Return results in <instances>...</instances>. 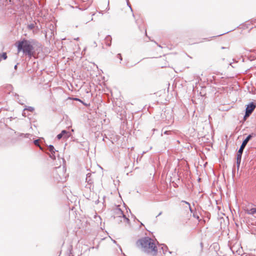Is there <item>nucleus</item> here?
Instances as JSON below:
<instances>
[{
    "mask_svg": "<svg viewBox=\"0 0 256 256\" xmlns=\"http://www.w3.org/2000/svg\"><path fill=\"white\" fill-rule=\"evenodd\" d=\"M136 244L138 248L146 253L150 254L152 252V256L157 254L158 248L154 240L148 236H145L138 239L136 241Z\"/></svg>",
    "mask_w": 256,
    "mask_h": 256,
    "instance_id": "obj_1",
    "label": "nucleus"
},
{
    "mask_svg": "<svg viewBox=\"0 0 256 256\" xmlns=\"http://www.w3.org/2000/svg\"><path fill=\"white\" fill-rule=\"evenodd\" d=\"M16 47L18 52H22L24 54L28 56L30 59L34 56L35 54L32 42L26 38L18 41L16 42Z\"/></svg>",
    "mask_w": 256,
    "mask_h": 256,
    "instance_id": "obj_2",
    "label": "nucleus"
},
{
    "mask_svg": "<svg viewBox=\"0 0 256 256\" xmlns=\"http://www.w3.org/2000/svg\"><path fill=\"white\" fill-rule=\"evenodd\" d=\"M256 136V134L254 133H251L250 134H248L246 138L243 140L242 144L241 146H240V148L236 153V167L238 170L239 169L240 166V164L241 162L242 154L244 152V150L248 142L252 139V138H254Z\"/></svg>",
    "mask_w": 256,
    "mask_h": 256,
    "instance_id": "obj_3",
    "label": "nucleus"
},
{
    "mask_svg": "<svg viewBox=\"0 0 256 256\" xmlns=\"http://www.w3.org/2000/svg\"><path fill=\"white\" fill-rule=\"evenodd\" d=\"M66 169L64 166L55 168L52 172L54 180L57 182H64L66 181L65 172Z\"/></svg>",
    "mask_w": 256,
    "mask_h": 256,
    "instance_id": "obj_4",
    "label": "nucleus"
},
{
    "mask_svg": "<svg viewBox=\"0 0 256 256\" xmlns=\"http://www.w3.org/2000/svg\"><path fill=\"white\" fill-rule=\"evenodd\" d=\"M48 150L50 152L48 154L52 160H55L56 158V154L58 151L56 150L54 146L52 144L49 145L48 148Z\"/></svg>",
    "mask_w": 256,
    "mask_h": 256,
    "instance_id": "obj_5",
    "label": "nucleus"
},
{
    "mask_svg": "<svg viewBox=\"0 0 256 256\" xmlns=\"http://www.w3.org/2000/svg\"><path fill=\"white\" fill-rule=\"evenodd\" d=\"M256 104L254 102H250L246 106L245 111L246 112H249V114H252L254 110L255 109Z\"/></svg>",
    "mask_w": 256,
    "mask_h": 256,
    "instance_id": "obj_6",
    "label": "nucleus"
},
{
    "mask_svg": "<svg viewBox=\"0 0 256 256\" xmlns=\"http://www.w3.org/2000/svg\"><path fill=\"white\" fill-rule=\"evenodd\" d=\"M70 136V133L66 130H62L61 132L58 134L56 136V138L58 140H60L62 138H68Z\"/></svg>",
    "mask_w": 256,
    "mask_h": 256,
    "instance_id": "obj_7",
    "label": "nucleus"
},
{
    "mask_svg": "<svg viewBox=\"0 0 256 256\" xmlns=\"http://www.w3.org/2000/svg\"><path fill=\"white\" fill-rule=\"evenodd\" d=\"M244 50L249 51L250 52H252L253 54L250 55H248V59L250 61H252L256 59V50H247L246 48Z\"/></svg>",
    "mask_w": 256,
    "mask_h": 256,
    "instance_id": "obj_8",
    "label": "nucleus"
},
{
    "mask_svg": "<svg viewBox=\"0 0 256 256\" xmlns=\"http://www.w3.org/2000/svg\"><path fill=\"white\" fill-rule=\"evenodd\" d=\"M106 44L110 46L112 44V38L110 35H108L104 39Z\"/></svg>",
    "mask_w": 256,
    "mask_h": 256,
    "instance_id": "obj_9",
    "label": "nucleus"
},
{
    "mask_svg": "<svg viewBox=\"0 0 256 256\" xmlns=\"http://www.w3.org/2000/svg\"><path fill=\"white\" fill-rule=\"evenodd\" d=\"M244 210L245 212L248 214L254 215V214H256V208H252L250 209L246 208Z\"/></svg>",
    "mask_w": 256,
    "mask_h": 256,
    "instance_id": "obj_10",
    "label": "nucleus"
},
{
    "mask_svg": "<svg viewBox=\"0 0 256 256\" xmlns=\"http://www.w3.org/2000/svg\"><path fill=\"white\" fill-rule=\"evenodd\" d=\"M91 3L92 2H88L87 3L84 4V5L80 6V9L81 10H86L90 6Z\"/></svg>",
    "mask_w": 256,
    "mask_h": 256,
    "instance_id": "obj_11",
    "label": "nucleus"
},
{
    "mask_svg": "<svg viewBox=\"0 0 256 256\" xmlns=\"http://www.w3.org/2000/svg\"><path fill=\"white\" fill-rule=\"evenodd\" d=\"M91 176H92V174L90 173H88L86 174V182L88 184H92L93 182H92V180L91 178Z\"/></svg>",
    "mask_w": 256,
    "mask_h": 256,
    "instance_id": "obj_12",
    "label": "nucleus"
},
{
    "mask_svg": "<svg viewBox=\"0 0 256 256\" xmlns=\"http://www.w3.org/2000/svg\"><path fill=\"white\" fill-rule=\"evenodd\" d=\"M123 212V211L119 208H116V214H118L120 218H121V215Z\"/></svg>",
    "mask_w": 256,
    "mask_h": 256,
    "instance_id": "obj_13",
    "label": "nucleus"
},
{
    "mask_svg": "<svg viewBox=\"0 0 256 256\" xmlns=\"http://www.w3.org/2000/svg\"><path fill=\"white\" fill-rule=\"evenodd\" d=\"M162 249L163 251L164 254H166V252L168 251L170 254H171L172 252L168 250V248L166 245H163V246L162 248Z\"/></svg>",
    "mask_w": 256,
    "mask_h": 256,
    "instance_id": "obj_14",
    "label": "nucleus"
},
{
    "mask_svg": "<svg viewBox=\"0 0 256 256\" xmlns=\"http://www.w3.org/2000/svg\"><path fill=\"white\" fill-rule=\"evenodd\" d=\"M39 139H36L34 140V144L37 146H38L40 150H42V148L40 146L39 144Z\"/></svg>",
    "mask_w": 256,
    "mask_h": 256,
    "instance_id": "obj_15",
    "label": "nucleus"
},
{
    "mask_svg": "<svg viewBox=\"0 0 256 256\" xmlns=\"http://www.w3.org/2000/svg\"><path fill=\"white\" fill-rule=\"evenodd\" d=\"M34 110V107L32 106H26V108H24V110H26L30 112H33Z\"/></svg>",
    "mask_w": 256,
    "mask_h": 256,
    "instance_id": "obj_16",
    "label": "nucleus"
},
{
    "mask_svg": "<svg viewBox=\"0 0 256 256\" xmlns=\"http://www.w3.org/2000/svg\"><path fill=\"white\" fill-rule=\"evenodd\" d=\"M0 56L1 58H2L3 60H6L8 58L6 53L5 52H2V54H0Z\"/></svg>",
    "mask_w": 256,
    "mask_h": 256,
    "instance_id": "obj_17",
    "label": "nucleus"
},
{
    "mask_svg": "<svg viewBox=\"0 0 256 256\" xmlns=\"http://www.w3.org/2000/svg\"><path fill=\"white\" fill-rule=\"evenodd\" d=\"M126 4H127V6L130 8V10L132 12V16L133 17H134V14L133 13V10H132V8L129 2V0H126Z\"/></svg>",
    "mask_w": 256,
    "mask_h": 256,
    "instance_id": "obj_18",
    "label": "nucleus"
},
{
    "mask_svg": "<svg viewBox=\"0 0 256 256\" xmlns=\"http://www.w3.org/2000/svg\"><path fill=\"white\" fill-rule=\"evenodd\" d=\"M30 134H20V136H24L26 138H28L30 137Z\"/></svg>",
    "mask_w": 256,
    "mask_h": 256,
    "instance_id": "obj_19",
    "label": "nucleus"
},
{
    "mask_svg": "<svg viewBox=\"0 0 256 256\" xmlns=\"http://www.w3.org/2000/svg\"><path fill=\"white\" fill-rule=\"evenodd\" d=\"M192 216L194 218H196L199 222L200 220V219L199 216H198V214H197V213L196 212H194L193 213Z\"/></svg>",
    "mask_w": 256,
    "mask_h": 256,
    "instance_id": "obj_20",
    "label": "nucleus"
},
{
    "mask_svg": "<svg viewBox=\"0 0 256 256\" xmlns=\"http://www.w3.org/2000/svg\"><path fill=\"white\" fill-rule=\"evenodd\" d=\"M251 114H249V112H246L245 111V114L244 116V120H246L250 115Z\"/></svg>",
    "mask_w": 256,
    "mask_h": 256,
    "instance_id": "obj_21",
    "label": "nucleus"
},
{
    "mask_svg": "<svg viewBox=\"0 0 256 256\" xmlns=\"http://www.w3.org/2000/svg\"><path fill=\"white\" fill-rule=\"evenodd\" d=\"M34 28V25L33 24H28V28L30 30H32Z\"/></svg>",
    "mask_w": 256,
    "mask_h": 256,
    "instance_id": "obj_22",
    "label": "nucleus"
},
{
    "mask_svg": "<svg viewBox=\"0 0 256 256\" xmlns=\"http://www.w3.org/2000/svg\"><path fill=\"white\" fill-rule=\"evenodd\" d=\"M116 57L117 58H119L120 61H122V56L120 54H118L117 55H116Z\"/></svg>",
    "mask_w": 256,
    "mask_h": 256,
    "instance_id": "obj_23",
    "label": "nucleus"
},
{
    "mask_svg": "<svg viewBox=\"0 0 256 256\" xmlns=\"http://www.w3.org/2000/svg\"><path fill=\"white\" fill-rule=\"evenodd\" d=\"M74 100H76V101H78V102H82L84 105H86V104L85 103L83 102L81 100H80V98H74Z\"/></svg>",
    "mask_w": 256,
    "mask_h": 256,
    "instance_id": "obj_24",
    "label": "nucleus"
},
{
    "mask_svg": "<svg viewBox=\"0 0 256 256\" xmlns=\"http://www.w3.org/2000/svg\"><path fill=\"white\" fill-rule=\"evenodd\" d=\"M26 110H23V112H22V115L24 116V117H26L27 116V114H26Z\"/></svg>",
    "mask_w": 256,
    "mask_h": 256,
    "instance_id": "obj_25",
    "label": "nucleus"
},
{
    "mask_svg": "<svg viewBox=\"0 0 256 256\" xmlns=\"http://www.w3.org/2000/svg\"><path fill=\"white\" fill-rule=\"evenodd\" d=\"M182 202L186 204H188V206L189 207H190V204L188 202L185 201V200H182Z\"/></svg>",
    "mask_w": 256,
    "mask_h": 256,
    "instance_id": "obj_26",
    "label": "nucleus"
},
{
    "mask_svg": "<svg viewBox=\"0 0 256 256\" xmlns=\"http://www.w3.org/2000/svg\"><path fill=\"white\" fill-rule=\"evenodd\" d=\"M252 22L254 25L256 26L255 24H256V18L252 20Z\"/></svg>",
    "mask_w": 256,
    "mask_h": 256,
    "instance_id": "obj_27",
    "label": "nucleus"
},
{
    "mask_svg": "<svg viewBox=\"0 0 256 256\" xmlns=\"http://www.w3.org/2000/svg\"><path fill=\"white\" fill-rule=\"evenodd\" d=\"M17 101H18V102L20 104H22H22H24L23 102H20V100H19L18 98Z\"/></svg>",
    "mask_w": 256,
    "mask_h": 256,
    "instance_id": "obj_28",
    "label": "nucleus"
},
{
    "mask_svg": "<svg viewBox=\"0 0 256 256\" xmlns=\"http://www.w3.org/2000/svg\"><path fill=\"white\" fill-rule=\"evenodd\" d=\"M124 218V220L126 219V218H127L125 214H124V212L122 213V214L121 215V218Z\"/></svg>",
    "mask_w": 256,
    "mask_h": 256,
    "instance_id": "obj_29",
    "label": "nucleus"
},
{
    "mask_svg": "<svg viewBox=\"0 0 256 256\" xmlns=\"http://www.w3.org/2000/svg\"><path fill=\"white\" fill-rule=\"evenodd\" d=\"M124 220H125L126 221V222L127 223H128V224L130 222V220H129V218H126V219H125Z\"/></svg>",
    "mask_w": 256,
    "mask_h": 256,
    "instance_id": "obj_30",
    "label": "nucleus"
},
{
    "mask_svg": "<svg viewBox=\"0 0 256 256\" xmlns=\"http://www.w3.org/2000/svg\"><path fill=\"white\" fill-rule=\"evenodd\" d=\"M189 209H190V212L191 213H194V210L192 209V208H191V206H190V207H189Z\"/></svg>",
    "mask_w": 256,
    "mask_h": 256,
    "instance_id": "obj_31",
    "label": "nucleus"
},
{
    "mask_svg": "<svg viewBox=\"0 0 256 256\" xmlns=\"http://www.w3.org/2000/svg\"><path fill=\"white\" fill-rule=\"evenodd\" d=\"M108 7H107V8H106V10H110V7H109V3H110V1H109V0H108Z\"/></svg>",
    "mask_w": 256,
    "mask_h": 256,
    "instance_id": "obj_32",
    "label": "nucleus"
},
{
    "mask_svg": "<svg viewBox=\"0 0 256 256\" xmlns=\"http://www.w3.org/2000/svg\"><path fill=\"white\" fill-rule=\"evenodd\" d=\"M231 31H232V30H230V31L227 32H224V34H220L218 35V36H222V35H223V34H227V33H228V32H231Z\"/></svg>",
    "mask_w": 256,
    "mask_h": 256,
    "instance_id": "obj_33",
    "label": "nucleus"
},
{
    "mask_svg": "<svg viewBox=\"0 0 256 256\" xmlns=\"http://www.w3.org/2000/svg\"><path fill=\"white\" fill-rule=\"evenodd\" d=\"M18 63L16 64V65L14 66V70H17V68H18Z\"/></svg>",
    "mask_w": 256,
    "mask_h": 256,
    "instance_id": "obj_34",
    "label": "nucleus"
},
{
    "mask_svg": "<svg viewBox=\"0 0 256 256\" xmlns=\"http://www.w3.org/2000/svg\"><path fill=\"white\" fill-rule=\"evenodd\" d=\"M162 214V212H160L158 215L156 216V218L158 217V216H160Z\"/></svg>",
    "mask_w": 256,
    "mask_h": 256,
    "instance_id": "obj_35",
    "label": "nucleus"
},
{
    "mask_svg": "<svg viewBox=\"0 0 256 256\" xmlns=\"http://www.w3.org/2000/svg\"><path fill=\"white\" fill-rule=\"evenodd\" d=\"M168 132H168V131H165V132H164V134H168Z\"/></svg>",
    "mask_w": 256,
    "mask_h": 256,
    "instance_id": "obj_36",
    "label": "nucleus"
},
{
    "mask_svg": "<svg viewBox=\"0 0 256 256\" xmlns=\"http://www.w3.org/2000/svg\"><path fill=\"white\" fill-rule=\"evenodd\" d=\"M230 65L232 68H235V66H233V65L232 64V63H230Z\"/></svg>",
    "mask_w": 256,
    "mask_h": 256,
    "instance_id": "obj_37",
    "label": "nucleus"
},
{
    "mask_svg": "<svg viewBox=\"0 0 256 256\" xmlns=\"http://www.w3.org/2000/svg\"><path fill=\"white\" fill-rule=\"evenodd\" d=\"M94 44L95 45V46H97V44H96V42H94Z\"/></svg>",
    "mask_w": 256,
    "mask_h": 256,
    "instance_id": "obj_38",
    "label": "nucleus"
},
{
    "mask_svg": "<svg viewBox=\"0 0 256 256\" xmlns=\"http://www.w3.org/2000/svg\"><path fill=\"white\" fill-rule=\"evenodd\" d=\"M226 48H228L224 47V46L222 47V49H226Z\"/></svg>",
    "mask_w": 256,
    "mask_h": 256,
    "instance_id": "obj_39",
    "label": "nucleus"
},
{
    "mask_svg": "<svg viewBox=\"0 0 256 256\" xmlns=\"http://www.w3.org/2000/svg\"><path fill=\"white\" fill-rule=\"evenodd\" d=\"M152 130L154 132L155 130H157L156 128H153Z\"/></svg>",
    "mask_w": 256,
    "mask_h": 256,
    "instance_id": "obj_40",
    "label": "nucleus"
},
{
    "mask_svg": "<svg viewBox=\"0 0 256 256\" xmlns=\"http://www.w3.org/2000/svg\"><path fill=\"white\" fill-rule=\"evenodd\" d=\"M74 40H79V38H74Z\"/></svg>",
    "mask_w": 256,
    "mask_h": 256,
    "instance_id": "obj_41",
    "label": "nucleus"
},
{
    "mask_svg": "<svg viewBox=\"0 0 256 256\" xmlns=\"http://www.w3.org/2000/svg\"><path fill=\"white\" fill-rule=\"evenodd\" d=\"M145 34H146V36H147V33H146V30L145 31Z\"/></svg>",
    "mask_w": 256,
    "mask_h": 256,
    "instance_id": "obj_42",
    "label": "nucleus"
},
{
    "mask_svg": "<svg viewBox=\"0 0 256 256\" xmlns=\"http://www.w3.org/2000/svg\"><path fill=\"white\" fill-rule=\"evenodd\" d=\"M136 24H138V20H136Z\"/></svg>",
    "mask_w": 256,
    "mask_h": 256,
    "instance_id": "obj_43",
    "label": "nucleus"
},
{
    "mask_svg": "<svg viewBox=\"0 0 256 256\" xmlns=\"http://www.w3.org/2000/svg\"><path fill=\"white\" fill-rule=\"evenodd\" d=\"M114 242L116 243V241L115 240H113Z\"/></svg>",
    "mask_w": 256,
    "mask_h": 256,
    "instance_id": "obj_44",
    "label": "nucleus"
},
{
    "mask_svg": "<svg viewBox=\"0 0 256 256\" xmlns=\"http://www.w3.org/2000/svg\"><path fill=\"white\" fill-rule=\"evenodd\" d=\"M95 14V13H94L92 14V16H94Z\"/></svg>",
    "mask_w": 256,
    "mask_h": 256,
    "instance_id": "obj_45",
    "label": "nucleus"
},
{
    "mask_svg": "<svg viewBox=\"0 0 256 256\" xmlns=\"http://www.w3.org/2000/svg\"><path fill=\"white\" fill-rule=\"evenodd\" d=\"M90 20H93V18H92Z\"/></svg>",
    "mask_w": 256,
    "mask_h": 256,
    "instance_id": "obj_46",
    "label": "nucleus"
},
{
    "mask_svg": "<svg viewBox=\"0 0 256 256\" xmlns=\"http://www.w3.org/2000/svg\"><path fill=\"white\" fill-rule=\"evenodd\" d=\"M102 140H104V138H102Z\"/></svg>",
    "mask_w": 256,
    "mask_h": 256,
    "instance_id": "obj_47",
    "label": "nucleus"
},
{
    "mask_svg": "<svg viewBox=\"0 0 256 256\" xmlns=\"http://www.w3.org/2000/svg\"><path fill=\"white\" fill-rule=\"evenodd\" d=\"M128 210H130V209L129 208H128Z\"/></svg>",
    "mask_w": 256,
    "mask_h": 256,
    "instance_id": "obj_48",
    "label": "nucleus"
},
{
    "mask_svg": "<svg viewBox=\"0 0 256 256\" xmlns=\"http://www.w3.org/2000/svg\"><path fill=\"white\" fill-rule=\"evenodd\" d=\"M1 1V0H0V2Z\"/></svg>",
    "mask_w": 256,
    "mask_h": 256,
    "instance_id": "obj_49",
    "label": "nucleus"
},
{
    "mask_svg": "<svg viewBox=\"0 0 256 256\" xmlns=\"http://www.w3.org/2000/svg\"><path fill=\"white\" fill-rule=\"evenodd\" d=\"M124 256H126L124 255Z\"/></svg>",
    "mask_w": 256,
    "mask_h": 256,
    "instance_id": "obj_50",
    "label": "nucleus"
}]
</instances>
